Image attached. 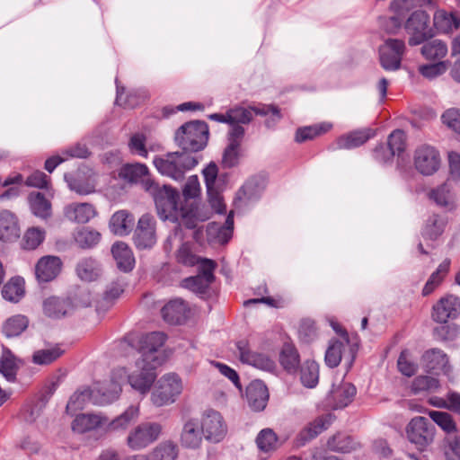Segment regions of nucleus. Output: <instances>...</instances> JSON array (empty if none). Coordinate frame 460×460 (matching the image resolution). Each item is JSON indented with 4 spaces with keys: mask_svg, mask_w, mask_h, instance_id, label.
<instances>
[{
    "mask_svg": "<svg viewBox=\"0 0 460 460\" xmlns=\"http://www.w3.org/2000/svg\"><path fill=\"white\" fill-rule=\"evenodd\" d=\"M143 188L152 195L157 214L162 220L174 222L178 219L177 191L166 185L161 187L152 179H146L143 181Z\"/></svg>",
    "mask_w": 460,
    "mask_h": 460,
    "instance_id": "1",
    "label": "nucleus"
},
{
    "mask_svg": "<svg viewBox=\"0 0 460 460\" xmlns=\"http://www.w3.org/2000/svg\"><path fill=\"white\" fill-rule=\"evenodd\" d=\"M208 139V128L204 121L193 120L181 125L174 133L175 145L191 155L202 150Z\"/></svg>",
    "mask_w": 460,
    "mask_h": 460,
    "instance_id": "2",
    "label": "nucleus"
},
{
    "mask_svg": "<svg viewBox=\"0 0 460 460\" xmlns=\"http://www.w3.org/2000/svg\"><path fill=\"white\" fill-rule=\"evenodd\" d=\"M197 164L195 155L182 151L171 152L154 159V165L161 174L176 181L183 179L185 173Z\"/></svg>",
    "mask_w": 460,
    "mask_h": 460,
    "instance_id": "3",
    "label": "nucleus"
},
{
    "mask_svg": "<svg viewBox=\"0 0 460 460\" xmlns=\"http://www.w3.org/2000/svg\"><path fill=\"white\" fill-rule=\"evenodd\" d=\"M163 426L158 422H142L127 436V446L133 451H140L155 443L161 436Z\"/></svg>",
    "mask_w": 460,
    "mask_h": 460,
    "instance_id": "4",
    "label": "nucleus"
},
{
    "mask_svg": "<svg viewBox=\"0 0 460 460\" xmlns=\"http://www.w3.org/2000/svg\"><path fill=\"white\" fill-rule=\"evenodd\" d=\"M182 391V383L180 376L174 373L163 376L156 383L152 393V402L157 406H164L175 402Z\"/></svg>",
    "mask_w": 460,
    "mask_h": 460,
    "instance_id": "5",
    "label": "nucleus"
},
{
    "mask_svg": "<svg viewBox=\"0 0 460 460\" xmlns=\"http://www.w3.org/2000/svg\"><path fill=\"white\" fill-rule=\"evenodd\" d=\"M435 432V426L427 418L421 416L412 418L406 426L408 440L420 451L433 442Z\"/></svg>",
    "mask_w": 460,
    "mask_h": 460,
    "instance_id": "6",
    "label": "nucleus"
},
{
    "mask_svg": "<svg viewBox=\"0 0 460 460\" xmlns=\"http://www.w3.org/2000/svg\"><path fill=\"white\" fill-rule=\"evenodd\" d=\"M217 264L212 260L202 259L199 266V273L181 280V287L190 290L191 292L203 296L209 289L210 285L215 280L214 270Z\"/></svg>",
    "mask_w": 460,
    "mask_h": 460,
    "instance_id": "7",
    "label": "nucleus"
},
{
    "mask_svg": "<svg viewBox=\"0 0 460 460\" xmlns=\"http://www.w3.org/2000/svg\"><path fill=\"white\" fill-rule=\"evenodd\" d=\"M165 340V334L160 332H153L142 336L139 341V359L148 362L151 366L160 367L165 361L164 353L160 351Z\"/></svg>",
    "mask_w": 460,
    "mask_h": 460,
    "instance_id": "8",
    "label": "nucleus"
},
{
    "mask_svg": "<svg viewBox=\"0 0 460 460\" xmlns=\"http://www.w3.org/2000/svg\"><path fill=\"white\" fill-rule=\"evenodd\" d=\"M432 31H413L409 39L411 46L423 44L421 54L426 59L435 60L446 57L447 54V46L440 40H432L435 36Z\"/></svg>",
    "mask_w": 460,
    "mask_h": 460,
    "instance_id": "9",
    "label": "nucleus"
},
{
    "mask_svg": "<svg viewBox=\"0 0 460 460\" xmlns=\"http://www.w3.org/2000/svg\"><path fill=\"white\" fill-rule=\"evenodd\" d=\"M198 420L206 440L218 443L224 439L227 433V426L220 412L207 410Z\"/></svg>",
    "mask_w": 460,
    "mask_h": 460,
    "instance_id": "10",
    "label": "nucleus"
},
{
    "mask_svg": "<svg viewBox=\"0 0 460 460\" xmlns=\"http://www.w3.org/2000/svg\"><path fill=\"white\" fill-rule=\"evenodd\" d=\"M136 369L129 375L126 374L125 378L133 389L144 394H146L156 378L155 369L158 367L151 366L142 359L136 361ZM126 379H124L125 381Z\"/></svg>",
    "mask_w": 460,
    "mask_h": 460,
    "instance_id": "11",
    "label": "nucleus"
},
{
    "mask_svg": "<svg viewBox=\"0 0 460 460\" xmlns=\"http://www.w3.org/2000/svg\"><path fill=\"white\" fill-rule=\"evenodd\" d=\"M126 370L124 368L115 369L111 375V388L106 385L94 386L93 388V404L102 406L115 401L121 392V384L124 382Z\"/></svg>",
    "mask_w": 460,
    "mask_h": 460,
    "instance_id": "12",
    "label": "nucleus"
},
{
    "mask_svg": "<svg viewBox=\"0 0 460 460\" xmlns=\"http://www.w3.org/2000/svg\"><path fill=\"white\" fill-rule=\"evenodd\" d=\"M405 45L402 40L389 39L379 48V59L382 67L394 71L400 68Z\"/></svg>",
    "mask_w": 460,
    "mask_h": 460,
    "instance_id": "13",
    "label": "nucleus"
},
{
    "mask_svg": "<svg viewBox=\"0 0 460 460\" xmlns=\"http://www.w3.org/2000/svg\"><path fill=\"white\" fill-rule=\"evenodd\" d=\"M440 155L433 146L422 145L415 150L414 165L423 175L436 172L440 166Z\"/></svg>",
    "mask_w": 460,
    "mask_h": 460,
    "instance_id": "14",
    "label": "nucleus"
},
{
    "mask_svg": "<svg viewBox=\"0 0 460 460\" xmlns=\"http://www.w3.org/2000/svg\"><path fill=\"white\" fill-rule=\"evenodd\" d=\"M236 348L242 363L267 371L275 367V362L268 356L252 351L248 341L241 340L237 341Z\"/></svg>",
    "mask_w": 460,
    "mask_h": 460,
    "instance_id": "15",
    "label": "nucleus"
},
{
    "mask_svg": "<svg viewBox=\"0 0 460 460\" xmlns=\"http://www.w3.org/2000/svg\"><path fill=\"white\" fill-rule=\"evenodd\" d=\"M460 314V300L454 295L442 296L432 307L431 317L439 323L456 318Z\"/></svg>",
    "mask_w": 460,
    "mask_h": 460,
    "instance_id": "16",
    "label": "nucleus"
},
{
    "mask_svg": "<svg viewBox=\"0 0 460 460\" xmlns=\"http://www.w3.org/2000/svg\"><path fill=\"white\" fill-rule=\"evenodd\" d=\"M263 187L256 179L247 181L236 192L234 205L238 210H244L259 200Z\"/></svg>",
    "mask_w": 460,
    "mask_h": 460,
    "instance_id": "17",
    "label": "nucleus"
},
{
    "mask_svg": "<svg viewBox=\"0 0 460 460\" xmlns=\"http://www.w3.org/2000/svg\"><path fill=\"white\" fill-rule=\"evenodd\" d=\"M134 241L142 249L150 248L155 243V220L151 215L145 214L139 218Z\"/></svg>",
    "mask_w": 460,
    "mask_h": 460,
    "instance_id": "18",
    "label": "nucleus"
},
{
    "mask_svg": "<svg viewBox=\"0 0 460 460\" xmlns=\"http://www.w3.org/2000/svg\"><path fill=\"white\" fill-rule=\"evenodd\" d=\"M203 438L204 436L198 418H190L184 421L180 435V443L182 447L199 448Z\"/></svg>",
    "mask_w": 460,
    "mask_h": 460,
    "instance_id": "19",
    "label": "nucleus"
},
{
    "mask_svg": "<svg viewBox=\"0 0 460 460\" xmlns=\"http://www.w3.org/2000/svg\"><path fill=\"white\" fill-rule=\"evenodd\" d=\"M64 217L71 222L86 224L97 215L94 206L88 202H73L65 206Z\"/></svg>",
    "mask_w": 460,
    "mask_h": 460,
    "instance_id": "20",
    "label": "nucleus"
},
{
    "mask_svg": "<svg viewBox=\"0 0 460 460\" xmlns=\"http://www.w3.org/2000/svg\"><path fill=\"white\" fill-rule=\"evenodd\" d=\"M422 363L424 367L434 374L444 373L448 375L450 366L448 364L447 355L440 349H430L422 355Z\"/></svg>",
    "mask_w": 460,
    "mask_h": 460,
    "instance_id": "21",
    "label": "nucleus"
},
{
    "mask_svg": "<svg viewBox=\"0 0 460 460\" xmlns=\"http://www.w3.org/2000/svg\"><path fill=\"white\" fill-rule=\"evenodd\" d=\"M61 267L62 262L58 256H43L35 265V276L40 282L51 281L59 274Z\"/></svg>",
    "mask_w": 460,
    "mask_h": 460,
    "instance_id": "22",
    "label": "nucleus"
},
{
    "mask_svg": "<svg viewBox=\"0 0 460 460\" xmlns=\"http://www.w3.org/2000/svg\"><path fill=\"white\" fill-rule=\"evenodd\" d=\"M389 152L387 155H381L380 151L385 149L384 144H379L374 149V157L379 162H387L392 159L396 154L402 153L405 148V134L401 129L393 131L388 137Z\"/></svg>",
    "mask_w": 460,
    "mask_h": 460,
    "instance_id": "23",
    "label": "nucleus"
},
{
    "mask_svg": "<svg viewBox=\"0 0 460 460\" xmlns=\"http://www.w3.org/2000/svg\"><path fill=\"white\" fill-rule=\"evenodd\" d=\"M246 399L249 406L255 411L264 410L269 400L266 385L260 380H254L246 388Z\"/></svg>",
    "mask_w": 460,
    "mask_h": 460,
    "instance_id": "24",
    "label": "nucleus"
},
{
    "mask_svg": "<svg viewBox=\"0 0 460 460\" xmlns=\"http://www.w3.org/2000/svg\"><path fill=\"white\" fill-rule=\"evenodd\" d=\"M188 313V305L181 298L172 299L162 308L163 317L169 323H183L187 319Z\"/></svg>",
    "mask_w": 460,
    "mask_h": 460,
    "instance_id": "25",
    "label": "nucleus"
},
{
    "mask_svg": "<svg viewBox=\"0 0 460 460\" xmlns=\"http://www.w3.org/2000/svg\"><path fill=\"white\" fill-rule=\"evenodd\" d=\"M74 310V305L67 298L51 296L43 303V312L50 318L58 319L70 314Z\"/></svg>",
    "mask_w": 460,
    "mask_h": 460,
    "instance_id": "26",
    "label": "nucleus"
},
{
    "mask_svg": "<svg viewBox=\"0 0 460 460\" xmlns=\"http://www.w3.org/2000/svg\"><path fill=\"white\" fill-rule=\"evenodd\" d=\"M108 418L101 414L83 413L75 417L72 423V429L77 433H85L102 427L107 423Z\"/></svg>",
    "mask_w": 460,
    "mask_h": 460,
    "instance_id": "27",
    "label": "nucleus"
},
{
    "mask_svg": "<svg viewBox=\"0 0 460 460\" xmlns=\"http://www.w3.org/2000/svg\"><path fill=\"white\" fill-rule=\"evenodd\" d=\"M20 235L16 217L8 210L0 212V240L13 242Z\"/></svg>",
    "mask_w": 460,
    "mask_h": 460,
    "instance_id": "28",
    "label": "nucleus"
},
{
    "mask_svg": "<svg viewBox=\"0 0 460 460\" xmlns=\"http://www.w3.org/2000/svg\"><path fill=\"white\" fill-rule=\"evenodd\" d=\"M373 136L374 132L370 128L355 130L340 137L336 144L340 149H352L362 146Z\"/></svg>",
    "mask_w": 460,
    "mask_h": 460,
    "instance_id": "29",
    "label": "nucleus"
},
{
    "mask_svg": "<svg viewBox=\"0 0 460 460\" xmlns=\"http://www.w3.org/2000/svg\"><path fill=\"white\" fill-rule=\"evenodd\" d=\"M111 253L118 268L127 272L133 269L135 259L131 249L123 242H117L111 247Z\"/></svg>",
    "mask_w": 460,
    "mask_h": 460,
    "instance_id": "30",
    "label": "nucleus"
},
{
    "mask_svg": "<svg viewBox=\"0 0 460 460\" xmlns=\"http://www.w3.org/2000/svg\"><path fill=\"white\" fill-rule=\"evenodd\" d=\"M135 219L127 210L114 213L110 220L111 231L118 235H126L133 229Z\"/></svg>",
    "mask_w": 460,
    "mask_h": 460,
    "instance_id": "31",
    "label": "nucleus"
},
{
    "mask_svg": "<svg viewBox=\"0 0 460 460\" xmlns=\"http://www.w3.org/2000/svg\"><path fill=\"white\" fill-rule=\"evenodd\" d=\"M139 415V409L137 406L130 405L124 412L116 417L114 420H107L106 430L109 432L126 430L128 426L137 420Z\"/></svg>",
    "mask_w": 460,
    "mask_h": 460,
    "instance_id": "32",
    "label": "nucleus"
},
{
    "mask_svg": "<svg viewBox=\"0 0 460 460\" xmlns=\"http://www.w3.org/2000/svg\"><path fill=\"white\" fill-rule=\"evenodd\" d=\"M76 274L84 281L97 280L102 275L101 264L91 257L84 258L76 265Z\"/></svg>",
    "mask_w": 460,
    "mask_h": 460,
    "instance_id": "33",
    "label": "nucleus"
},
{
    "mask_svg": "<svg viewBox=\"0 0 460 460\" xmlns=\"http://www.w3.org/2000/svg\"><path fill=\"white\" fill-rule=\"evenodd\" d=\"M333 418L331 414H326L316 418L313 422L306 426L299 434L303 443L309 441L327 429L332 424Z\"/></svg>",
    "mask_w": 460,
    "mask_h": 460,
    "instance_id": "34",
    "label": "nucleus"
},
{
    "mask_svg": "<svg viewBox=\"0 0 460 460\" xmlns=\"http://www.w3.org/2000/svg\"><path fill=\"white\" fill-rule=\"evenodd\" d=\"M449 268L450 261L447 259L438 265L422 288L421 295L423 296H429L441 285L449 271Z\"/></svg>",
    "mask_w": 460,
    "mask_h": 460,
    "instance_id": "35",
    "label": "nucleus"
},
{
    "mask_svg": "<svg viewBox=\"0 0 460 460\" xmlns=\"http://www.w3.org/2000/svg\"><path fill=\"white\" fill-rule=\"evenodd\" d=\"M357 393L356 387L350 383H342L333 388L331 396L334 402L335 408H344L349 405Z\"/></svg>",
    "mask_w": 460,
    "mask_h": 460,
    "instance_id": "36",
    "label": "nucleus"
},
{
    "mask_svg": "<svg viewBox=\"0 0 460 460\" xmlns=\"http://www.w3.org/2000/svg\"><path fill=\"white\" fill-rule=\"evenodd\" d=\"M119 177L129 182H140L142 186L146 179H151L148 168L145 164L138 163L125 164L120 169Z\"/></svg>",
    "mask_w": 460,
    "mask_h": 460,
    "instance_id": "37",
    "label": "nucleus"
},
{
    "mask_svg": "<svg viewBox=\"0 0 460 460\" xmlns=\"http://www.w3.org/2000/svg\"><path fill=\"white\" fill-rule=\"evenodd\" d=\"M24 280L21 277H13L2 288L3 297L10 302L17 303L24 296Z\"/></svg>",
    "mask_w": 460,
    "mask_h": 460,
    "instance_id": "38",
    "label": "nucleus"
},
{
    "mask_svg": "<svg viewBox=\"0 0 460 460\" xmlns=\"http://www.w3.org/2000/svg\"><path fill=\"white\" fill-rule=\"evenodd\" d=\"M432 4V0H394L391 3V9L396 14L395 16L391 17V20L394 22L395 27L401 26V17L403 14L404 11H408L415 5L425 6Z\"/></svg>",
    "mask_w": 460,
    "mask_h": 460,
    "instance_id": "39",
    "label": "nucleus"
},
{
    "mask_svg": "<svg viewBox=\"0 0 460 460\" xmlns=\"http://www.w3.org/2000/svg\"><path fill=\"white\" fill-rule=\"evenodd\" d=\"M29 320L26 316L17 314L8 318L2 326V332L7 338L22 334L28 327Z\"/></svg>",
    "mask_w": 460,
    "mask_h": 460,
    "instance_id": "40",
    "label": "nucleus"
},
{
    "mask_svg": "<svg viewBox=\"0 0 460 460\" xmlns=\"http://www.w3.org/2000/svg\"><path fill=\"white\" fill-rule=\"evenodd\" d=\"M32 213L39 217L47 218L51 215V203L40 192H32L29 196Z\"/></svg>",
    "mask_w": 460,
    "mask_h": 460,
    "instance_id": "41",
    "label": "nucleus"
},
{
    "mask_svg": "<svg viewBox=\"0 0 460 460\" xmlns=\"http://www.w3.org/2000/svg\"><path fill=\"white\" fill-rule=\"evenodd\" d=\"M328 447L332 451L349 453L356 450L359 444L350 436L345 434H337L328 440Z\"/></svg>",
    "mask_w": 460,
    "mask_h": 460,
    "instance_id": "42",
    "label": "nucleus"
},
{
    "mask_svg": "<svg viewBox=\"0 0 460 460\" xmlns=\"http://www.w3.org/2000/svg\"><path fill=\"white\" fill-rule=\"evenodd\" d=\"M75 243L83 249L95 246L101 240V234L88 227L77 230L74 234Z\"/></svg>",
    "mask_w": 460,
    "mask_h": 460,
    "instance_id": "43",
    "label": "nucleus"
},
{
    "mask_svg": "<svg viewBox=\"0 0 460 460\" xmlns=\"http://www.w3.org/2000/svg\"><path fill=\"white\" fill-rule=\"evenodd\" d=\"M332 127V126L331 123L323 122L320 124L298 128L296 133V141L301 143L306 140L314 139V137L328 132Z\"/></svg>",
    "mask_w": 460,
    "mask_h": 460,
    "instance_id": "44",
    "label": "nucleus"
},
{
    "mask_svg": "<svg viewBox=\"0 0 460 460\" xmlns=\"http://www.w3.org/2000/svg\"><path fill=\"white\" fill-rule=\"evenodd\" d=\"M434 29H458L460 26V18L454 13H447L444 10H438L434 13Z\"/></svg>",
    "mask_w": 460,
    "mask_h": 460,
    "instance_id": "45",
    "label": "nucleus"
},
{
    "mask_svg": "<svg viewBox=\"0 0 460 460\" xmlns=\"http://www.w3.org/2000/svg\"><path fill=\"white\" fill-rule=\"evenodd\" d=\"M64 354L59 345L36 350L32 355V361L37 365H49L56 361Z\"/></svg>",
    "mask_w": 460,
    "mask_h": 460,
    "instance_id": "46",
    "label": "nucleus"
},
{
    "mask_svg": "<svg viewBox=\"0 0 460 460\" xmlns=\"http://www.w3.org/2000/svg\"><path fill=\"white\" fill-rule=\"evenodd\" d=\"M45 239V231L39 227H31L24 233L21 246L23 250H35Z\"/></svg>",
    "mask_w": 460,
    "mask_h": 460,
    "instance_id": "47",
    "label": "nucleus"
},
{
    "mask_svg": "<svg viewBox=\"0 0 460 460\" xmlns=\"http://www.w3.org/2000/svg\"><path fill=\"white\" fill-rule=\"evenodd\" d=\"M429 198L438 206L446 207L450 205L454 199L451 182L447 181L436 189H433L429 192Z\"/></svg>",
    "mask_w": 460,
    "mask_h": 460,
    "instance_id": "48",
    "label": "nucleus"
},
{
    "mask_svg": "<svg viewBox=\"0 0 460 460\" xmlns=\"http://www.w3.org/2000/svg\"><path fill=\"white\" fill-rule=\"evenodd\" d=\"M430 419L448 434L456 433L457 426L451 414L446 411H430L429 412Z\"/></svg>",
    "mask_w": 460,
    "mask_h": 460,
    "instance_id": "49",
    "label": "nucleus"
},
{
    "mask_svg": "<svg viewBox=\"0 0 460 460\" xmlns=\"http://www.w3.org/2000/svg\"><path fill=\"white\" fill-rule=\"evenodd\" d=\"M445 221L438 215L430 217L423 228L422 236L424 239L436 240L444 231Z\"/></svg>",
    "mask_w": 460,
    "mask_h": 460,
    "instance_id": "50",
    "label": "nucleus"
},
{
    "mask_svg": "<svg viewBox=\"0 0 460 460\" xmlns=\"http://www.w3.org/2000/svg\"><path fill=\"white\" fill-rule=\"evenodd\" d=\"M301 382L305 386L314 387L319 380V366L315 361H306L301 367Z\"/></svg>",
    "mask_w": 460,
    "mask_h": 460,
    "instance_id": "51",
    "label": "nucleus"
},
{
    "mask_svg": "<svg viewBox=\"0 0 460 460\" xmlns=\"http://www.w3.org/2000/svg\"><path fill=\"white\" fill-rule=\"evenodd\" d=\"M93 388H84L76 391L69 399L66 404V411H77L84 408L86 402L93 404Z\"/></svg>",
    "mask_w": 460,
    "mask_h": 460,
    "instance_id": "52",
    "label": "nucleus"
},
{
    "mask_svg": "<svg viewBox=\"0 0 460 460\" xmlns=\"http://www.w3.org/2000/svg\"><path fill=\"white\" fill-rule=\"evenodd\" d=\"M149 455L152 460H175L178 456V448L174 443L165 441L159 444Z\"/></svg>",
    "mask_w": 460,
    "mask_h": 460,
    "instance_id": "53",
    "label": "nucleus"
},
{
    "mask_svg": "<svg viewBox=\"0 0 460 460\" xmlns=\"http://www.w3.org/2000/svg\"><path fill=\"white\" fill-rule=\"evenodd\" d=\"M229 125L249 124L252 120V107L235 106L228 110Z\"/></svg>",
    "mask_w": 460,
    "mask_h": 460,
    "instance_id": "54",
    "label": "nucleus"
},
{
    "mask_svg": "<svg viewBox=\"0 0 460 460\" xmlns=\"http://www.w3.org/2000/svg\"><path fill=\"white\" fill-rule=\"evenodd\" d=\"M17 366L14 356L10 350L4 349L0 357V372L9 381L15 378Z\"/></svg>",
    "mask_w": 460,
    "mask_h": 460,
    "instance_id": "55",
    "label": "nucleus"
},
{
    "mask_svg": "<svg viewBox=\"0 0 460 460\" xmlns=\"http://www.w3.org/2000/svg\"><path fill=\"white\" fill-rule=\"evenodd\" d=\"M397 367L399 371L406 376H412L418 369V365L409 349H403L401 352L397 360Z\"/></svg>",
    "mask_w": 460,
    "mask_h": 460,
    "instance_id": "56",
    "label": "nucleus"
},
{
    "mask_svg": "<svg viewBox=\"0 0 460 460\" xmlns=\"http://www.w3.org/2000/svg\"><path fill=\"white\" fill-rule=\"evenodd\" d=\"M439 387L437 378L429 376H419L411 383V389L413 394L424 391H436Z\"/></svg>",
    "mask_w": 460,
    "mask_h": 460,
    "instance_id": "57",
    "label": "nucleus"
},
{
    "mask_svg": "<svg viewBox=\"0 0 460 460\" xmlns=\"http://www.w3.org/2000/svg\"><path fill=\"white\" fill-rule=\"evenodd\" d=\"M344 344L341 341H331L326 352H325V363L330 367H336L339 366L341 360L342 349Z\"/></svg>",
    "mask_w": 460,
    "mask_h": 460,
    "instance_id": "58",
    "label": "nucleus"
},
{
    "mask_svg": "<svg viewBox=\"0 0 460 460\" xmlns=\"http://www.w3.org/2000/svg\"><path fill=\"white\" fill-rule=\"evenodd\" d=\"M202 173L205 179L207 190L223 187L224 181L218 176V168L215 163H210L202 171Z\"/></svg>",
    "mask_w": 460,
    "mask_h": 460,
    "instance_id": "59",
    "label": "nucleus"
},
{
    "mask_svg": "<svg viewBox=\"0 0 460 460\" xmlns=\"http://www.w3.org/2000/svg\"><path fill=\"white\" fill-rule=\"evenodd\" d=\"M256 443L260 450L269 452L276 449L278 438L272 429H264L259 433Z\"/></svg>",
    "mask_w": 460,
    "mask_h": 460,
    "instance_id": "60",
    "label": "nucleus"
},
{
    "mask_svg": "<svg viewBox=\"0 0 460 460\" xmlns=\"http://www.w3.org/2000/svg\"><path fill=\"white\" fill-rule=\"evenodd\" d=\"M177 261L186 265V266H194L196 264H200L201 259L199 258L190 249V245L189 243H182L176 254Z\"/></svg>",
    "mask_w": 460,
    "mask_h": 460,
    "instance_id": "61",
    "label": "nucleus"
},
{
    "mask_svg": "<svg viewBox=\"0 0 460 460\" xmlns=\"http://www.w3.org/2000/svg\"><path fill=\"white\" fill-rule=\"evenodd\" d=\"M68 187L71 190L79 195H88L94 192L95 186L90 181H84L80 177L66 179Z\"/></svg>",
    "mask_w": 460,
    "mask_h": 460,
    "instance_id": "62",
    "label": "nucleus"
},
{
    "mask_svg": "<svg viewBox=\"0 0 460 460\" xmlns=\"http://www.w3.org/2000/svg\"><path fill=\"white\" fill-rule=\"evenodd\" d=\"M448 68L447 61H440L434 64L423 65L419 68L420 73L426 78L433 79L443 75Z\"/></svg>",
    "mask_w": 460,
    "mask_h": 460,
    "instance_id": "63",
    "label": "nucleus"
},
{
    "mask_svg": "<svg viewBox=\"0 0 460 460\" xmlns=\"http://www.w3.org/2000/svg\"><path fill=\"white\" fill-rule=\"evenodd\" d=\"M429 21V14L424 11H415L407 19L405 29H427Z\"/></svg>",
    "mask_w": 460,
    "mask_h": 460,
    "instance_id": "64",
    "label": "nucleus"
}]
</instances>
